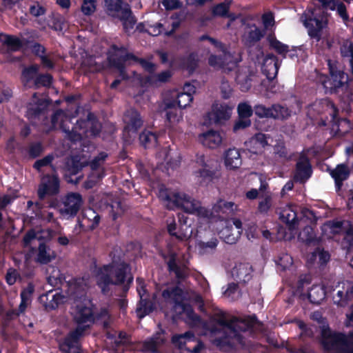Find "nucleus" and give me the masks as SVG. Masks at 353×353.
<instances>
[{
    "label": "nucleus",
    "instance_id": "1",
    "mask_svg": "<svg viewBox=\"0 0 353 353\" xmlns=\"http://www.w3.org/2000/svg\"><path fill=\"white\" fill-rule=\"evenodd\" d=\"M257 318L255 315L241 319L232 316L228 320L225 314L221 312L215 314L212 323L206 326L211 334H216L223 331V336L218 339L220 345L232 346L234 343L242 344L243 336L241 332L252 329L256 323Z\"/></svg>",
    "mask_w": 353,
    "mask_h": 353
},
{
    "label": "nucleus",
    "instance_id": "2",
    "mask_svg": "<svg viewBox=\"0 0 353 353\" xmlns=\"http://www.w3.org/2000/svg\"><path fill=\"white\" fill-rule=\"evenodd\" d=\"M103 272L99 273L97 285L101 290V293L107 295L110 292V285H121L122 292L121 297H125L134 277L130 272V265L125 262H121L116 266L111 264L104 265L102 268Z\"/></svg>",
    "mask_w": 353,
    "mask_h": 353
},
{
    "label": "nucleus",
    "instance_id": "3",
    "mask_svg": "<svg viewBox=\"0 0 353 353\" xmlns=\"http://www.w3.org/2000/svg\"><path fill=\"white\" fill-rule=\"evenodd\" d=\"M74 320L77 324V327L59 342V350L63 353H81L79 340L84 335L85 330L90 327V325L84 324L94 322L92 308L82 304L77 305Z\"/></svg>",
    "mask_w": 353,
    "mask_h": 353
},
{
    "label": "nucleus",
    "instance_id": "4",
    "mask_svg": "<svg viewBox=\"0 0 353 353\" xmlns=\"http://www.w3.org/2000/svg\"><path fill=\"white\" fill-rule=\"evenodd\" d=\"M60 192V180L55 174L46 175L39 183L37 194L38 201L35 205L39 209L53 208L57 209L61 205L59 198Z\"/></svg>",
    "mask_w": 353,
    "mask_h": 353
},
{
    "label": "nucleus",
    "instance_id": "5",
    "mask_svg": "<svg viewBox=\"0 0 353 353\" xmlns=\"http://www.w3.org/2000/svg\"><path fill=\"white\" fill-rule=\"evenodd\" d=\"M162 297L165 301H172L174 308L180 309V313H185L188 320L194 325H199L202 323L201 317L196 314L192 306L183 301V290L179 286L167 288L161 292Z\"/></svg>",
    "mask_w": 353,
    "mask_h": 353
},
{
    "label": "nucleus",
    "instance_id": "6",
    "mask_svg": "<svg viewBox=\"0 0 353 353\" xmlns=\"http://www.w3.org/2000/svg\"><path fill=\"white\" fill-rule=\"evenodd\" d=\"M320 343L325 352L347 353L352 345L349 340V333L332 332L329 326L323 327L321 331Z\"/></svg>",
    "mask_w": 353,
    "mask_h": 353
},
{
    "label": "nucleus",
    "instance_id": "7",
    "mask_svg": "<svg viewBox=\"0 0 353 353\" xmlns=\"http://www.w3.org/2000/svg\"><path fill=\"white\" fill-rule=\"evenodd\" d=\"M60 119V128L67 134L68 138L72 141L81 140V132H80V119H77L74 123L72 118L65 116L63 110H57L52 116L51 121L56 124Z\"/></svg>",
    "mask_w": 353,
    "mask_h": 353
},
{
    "label": "nucleus",
    "instance_id": "8",
    "mask_svg": "<svg viewBox=\"0 0 353 353\" xmlns=\"http://www.w3.org/2000/svg\"><path fill=\"white\" fill-rule=\"evenodd\" d=\"M327 65L330 78L323 83V85L326 89H329L330 92H336L339 88L347 82L348 77L343 70H338L331 60H328Z\"/></svg>",
    "mask_w": 353,
    "mask_h": 353
},
{
    "label": "nucleus",
    "instance_id": "9",
    "mask_svg": "<svg viewBox=\"0 0 353 353\" xmlns=\"http://www.w3.org/2000/svg\"><path fill=\"white\" fill-rule=\"evenodd\" d=\"M83 203L82 196L79 192H68L63 199L64 208L60 210L61 214L68 219L77 216Z\"/></svg>",
    "mask_w": 353,
    "mask_h": 353
},
{
    "label": "nucleus",
    "instance_id": "10",
    "mask_svg": "<svg viewBox=\"0 0 353 353\" xmlns=\"http://www.w3.org/2000/svg\"><path fill=\"white\" fill-rule=\"evenodd\" d=\"M312 174V167L309 157L301 152L295 165L293 179L299 183H305Z\"/></svg>",
    "mask_w": 353,
    "mask_h": 353
},
{
    "label": "nucleus",
    "instance_id": "11",
    "mask_svg": "<svg viewBox=\"0 0 353 353\" xmlns=\"http://www.w3.org/2000/svg\"><path fill=\"white\" fill-rule=\"evenodd\" d=\"M123 120L125 123L124 133H132L134 137L143 125V119L140 112L134 108L127 110Z\"/></svg>",
    "mask_w": 353,
    "mask_h": 353
},
{
    "label": "nucleus",
    "instance_id": "12",
    "mask_svg": "<svg viewBox=\"0 0 353 353\" xmlns=\"http://www.w3.org/2000/svg\"><path fill=\"white\" fill-rule=\"evenodd\" d=\"M158 196L160 200L165 202L168 208H181L187 194L179 192H174L162 185L159 189Z\"/></svg>",
    "mask_w": 353,
    "mask_h": 353
},
{
    "label": "nucleus",
    "instance_id": "13",
    "mask_svg": "<svg viewBox=\"0 0 353 353\" xmlns=\"http://www.w3.org/2000/svg\"><path fill=\"white\" fill-rule=\"evenodd\" d=\"M80 132L81 139L83 136H97L101 130V124L97 116L92 112H89L85 119H80Z\"/></svg>",
    "mask_w": 353,
    "mask_h": 353
},
{
    "label": "nucleus",
    "instance_id": "14",
    "mask_svg": "<svg viewBox=\"0 0 353 353\" xmlns=\"http://www.w3.org/2000/svg\"><path fill=\"white\" fill-rule=\"evenodd\" d=\"M185 212L194 214L199 217L210 219L214 217L213 208L211 210L205 207H202L200 201L192 199L189 195H187L183 205L181 208Z\"/></svg>",
    "mask_w": 353,
    "mask_h": 353
},
{
    "label": "nucleus",
    "instance_id": "15",
    "mask_svg": "<svg viewBox=\"0 0 353 353\" xmlns=\"http://www.w3.org/2000/svg\"><path fill=\"white\" fill-rule=\"evenodd\" d=\"M127 56L128 52L121 55L116 53H110L108 56V61L110 66L118 70L119 77L121 81L130 79L126 71L125 63L132 60L127 58Z\"/></svg>",
    "mask_w": 353,
    "mask_h": 353
},
{
    "label": "nucleus",
    "instance_id": "16",
    "mask_svg": "<svg viewBox=\"0 0 353 353\" xmlns=\"http://www.w3.org/2000/svg\"><path fill=\"white\" fill-rule=\"evenodd\" d=\"M327 170L334 181L335 190L339 194L342 190L343 182L347 180L350 176L349 167L345 163H340L336 165L335 168H329Z\"/></svg>",
    "mask_w": 353,
    "mask_h": 353
},
{
    "label": "nucleus",
    "instance_id": "17",
    "mask_svg": "<svg viewBox=\"0 0 353 353\" xmlns=\"http://www.w3.org/2000/svg\"><path fill=\"white\" fill-rule=\"evenodd\" d=\"M253 272V268L249 263H239L233 268L232 275L238 283L245 284L252 279Z\"/></svg>",
    "mask_w": 353,
    "mask_h": 353
},
{
    "label": "nucleus",
    "instance_id": "18",
    "mask_svg": "<svg viewBox=\"0 0 353 353\" xmlns=\"http://www.w3.org/2000/svg\"><path fill=\"white\" fill-rule=\"evenodd\" d=\"M280 221L285 224L289 230L293 231L298 228L299 219L295 206L286 205L279 213Z\"/></svg>",
    "mask_w": 353,
    "mask_h": 353
},
{
    "label": "nucleus",
    "instance_id": "19",
    "mask_svg": "<svg viewBox=\"0 0 353 353\" xmlns=\"http://www.w3.org/2000/svg\"><path fill=\"white\" fill-rule=\"evenodd\" d=\"M162 335L163 332H157L150 338L143 341L141 351L143 353H160L159 348L165 342Z\"/></svg>",
    "mask_w": 353,
    "mask_h": 353
},
{
    "label": "nucleus",
    "instance_id": "20",
    "mask_svg": "<svg viewBox=\"0 0 353 353\" xmlns=\"http://www.w3.org/2000/svg\"><path fill=\"white\" fill-rule=\"evenodd\" d=\"M83 167V165L77 157H72L71 161L67 162L65 165V180L68 183L77 184L81 179L82 176H77L75 179H73L72 176H75L79 173L81 171Z\"/></svg>",
    "mask_w": 353,
    "mask_h": 353
},
{
    "label": "nucleus",
    "instance_id": "21",
    "mask_svg": "<svg viewBox=\"0 0 353 353\" xmlns=\"http://www.w3.org/2000/svg\"><path fill=\"white\" fill-rule=\"evenodd\" d=\"M255 76V72L250 68L237 71L235 80L242 92H248L251 88Z\"/></svg>",
    "mask_w": 353,
    "mask_h": 353
},
{
    "label": "nucleus",
    "instance_id": "22",
    "mask_svg": "<svg viewBox=\"0 0 353 353\" xmlns=\"http://www.w3.org/2000/svg\"><path fill=\"white\" fill-rule=\"evenodd\" d=\"M277 62V57L272 53H268L264 58L262 70L270 81H272L277 75L279 70Z\"/></svg>",
    "mask_w": 353,
    "mask_h": 353
},
{
    "label": "nucleus",
    "instance_id": "23",
    "mask_svg": "<svg viewBox=\"0 0 353 353\" xmlns=\"http://www.w3.org/2000/svg\"><path fill=\"white\" fill-rule=\"evenodd\" d=\"M161 256L164 259L168 258L166 264L168 266V270L170 272H174L177 279H184L185 275L182 271L181 267L177 264V253L172 250H169L167 254H162Z\"/></svg>",
    "mask_w": 353,
    "mask_h": 353
},
{
    "label": "nucleus",
    "instance_id": "24",
    "mask_svg": "<svg viewBox=\"0 0 353 353\" xmlns=\"http://www.w3.org/2000/svg\"><path fill=\"white\" fill-rule=\"evenodd\" d=\"M64 296L61 293L52 294V291H49L46 294L41 295L39 298L40 303L48 311L57 309L59 304L63 302Z\"/></svg>",
    "mask_w": 353,
    "mask_h": 353
},
{
    "label": "nucleus",
    "instance_id": "25",
    "mask_svg": "<svg viewBox=\"0 0 353 353\" xmlns=\"http://www.w3.org/2000/svg\"><path fill=\"white\" fill-rule=\"evenodd\" d=\"M234 203L223 199L219 200L213 206L214 217L219 219H226L229 214H232L234 210Z\"/></svg>",
    "mask_w": 353,
    "mask_h": 353
},
{
    "label": "nucleus",
    "instance_id": "26",
    "mask_svg": "<svg viewBox=\"0 0 353 353\" xmlns=\"http://www.w3.org/2000/svg\"><path fill=\"white\" fill-rule=\"evenodd\" d=\"M199 141L203 146L214 149L221 143L222 137L219 132L211 130L201 134Z\"/></svg>",
    "mask_w": 353,
    "mask_h": 353
},
{
    "label": "nucleus",
    "instance_id": "27",
    "mask_svg": "<svg viewBox=\"0 0 353 353\" xmlns=\"http://www.w3.org/2000/svg\"><path fill=\"white\" fill-rule=\"evenodd\" d=\"M105 6L109 15L114 17H119L123 14V10L130 8L129 4L123 0H104Z\"/></svg>",
    "mask_w": 353,
    "mask_h": 353
},
{
    "label": "nucleus",
    "instance_id": "28",
    "mask_svg": "<svg viewBox=\"0 0 353 353\" xmlns=\"http://www.w3.org/2000/svg\"><path fill=\"white\" fill-rule=\"evenodd\" d=\"M179 60L180 67L188 71L190 74H192L199 66V60L195 52H192L187 56L180 57Z\"/></svg>",
    "mask_w": 353,
    "mask_h": 353
},
{
    "label": "nucleus",
    "instance_id": "29",
    "mask_svg": "<svg viewBox=\"0 0 353 353\" xmlns=\"http://www.w3.org/2000/svg\"><path fill=\"white\" fill-rule=\"evenodd\" d=\"M253 26L254 27V30H250L245 34L242 38L244 45L247 47L254 46V44L263 38L265 34V30H261L255 25Z\"/></svg>",
    "mask_w": 353,
    "mask_h": 353
},
{
    "label": "nucleus",
    "instance_id": "30",
    "mask_svg": "<svg viewBox=\"0 0 353 353\" xmlns=\"http://www.w3.org/2000/svg\"><path fill=\"white\" fill-rule=\"evenodd\" d=\"M55 258L54 252L44 242H41L38 247V252L35 261L40 264H48Z\"/></svg>",
    "mask_w": 353,
    "mask_h": 353
},
{
    "label": "nucleus",
    "instance_id": "31",
    "mask_svg": "<svg viewBox=\"0 0 353 353\" xmlns=\"http://www.w3.org/2000/svg\"><path fill=\"white\" fill-rule=\"evenodd\" d=\"M34 292V286L30 283L21 290L20 294L21 303L19 305L18 312L17 313L18 316L26 311L28 304L31 301V296Z\"/></svg>",
    "mask_w": 353,
    "mask_h": 353
},
{
    "label": "nucleus",
    "instance_id": "32",
    "mask_svg": "<svg viewBox=\"0 0 353 353\" xmlns=\"http://www.w3.org/2000/svg\"><path fill=\"white\" fill-rule=\"evenodd\" d=\"M298 239L300 241L307 245H316L319 243V240L316 236L314 228L310 225H306L300 231Z\"/></svg>",
    "mask_w": 353,
    "mask_h": 353
},
{
    "label": "nucleus",
    "instance_id": "33",
    "mask_svg": "<svg viewBox=\"0 0 353 353\" xmlns=\"http://www.w3.org/2000/svg\"><path fill=\"white\" fill-rule=\"evenodd\" d=\"M196 341V336L191 331H187L183 334H174L172 336L171 341L172 344L178 347L181 350H185L188 347H186V343L188 342H194Z\"/></svg>",
    "mask_w": 353,
    "mask_h": 353
},
{
    "label": "nucleus",
    "instance_id": "34",
    "mask_svg": "<svg viewBox=\"0 0 353 353\" xmlns=\"http://www.w3.org/2000/svg\"><path fill=\"white\" fill-rule=\"evenodd\" d=\"M225 164L230 169L238 168L241 164L239 151L235 148H229L225 153Z\"/></svg>",
    "mask_w": 353,
    "mask_h": 353
},
{
    "label": "nucleus",
    "instance_id": "35",
    "mask_svg": "<svg viewBox=\"0 0 353 353\" xmlns=\"http://www.w3.org/2000/svg\"><path fill=\"white\" fill-rule=\"evenodd\" d=\"M270 119L286 120L291 116V110L286 106L279 103H274L270 106Z\"/></svg>",
    "mask_w": 353,
    "mask_h": 353
},
{
    "label": "nucleus",
    "instance_id": "36",
    "mask_svg": "<svg viewBox=\"0 0 353 353\" xmlns=\"http://www.w3.org/2000/svg\"><path fill=\"white\" fill-rule=\"evenodd\" d=\"M336 297L337 300L334 303L342 306L343 304L353 297V285L351 283H344L342 290H339L336 292Z\"/></svg>",
    "mask_w": 353,
    "mask_h": 353
},
{
    "label": "nucleus",
    "instance_id": "37",
    "mask_svg": "<svg viewBox=\"0 0 353 353\" xmlns=\"http://www.w3.org/2000/svg\"><path fill=\"white\" fill-rule=\"evenodd\" d=\"M119 19L122 21L123 30L126 33H130L137 22V19L132 15L130 8H125L123 10V14H121Z\"/></svg>",
    "mask_w": 353,
    "mask_h": 353
},
{
    "label": "nucleus",
    "instance_id": "38",
    "mask_svg": "<svg viewBox=\"0 0 353 353\" xmlns=\"http://www.w3.org/2000/svg\"><path fill=\"white\" fill-rule=\"evenodd\" d=\"M0 41H2L13 52L19 50L23 46L22 41L19 38L1 32L0 33Z\"/></svg>",
    "mask_w": 353,
    "mask_h": 353
},
{
    "label": "nucleus",
    "instance_id": "39",
    "mask_svg": "<svg viewBox=\"0 0 353 353\" xmlns=\"http://www.w3.org/2000/svg\"><path fill=\"white\" fill-rule=\"evenodd\" d=\"M348 223L351 224V223L347 221L333 219L327 221L325 224V227L329 228L332 234H339L341 233H345V230L348 227Z\"/></svg>",
    "mask_w": 353,
    "mask_h": 353
},
{
    "label": "nucleus",
    "instance_id": "40",
    "mask_svg": "<svg viewBox=\"0 0 353 353\" xmlns=\"http://www.w3.org/2000/svg\"><path fill=\"white\" fill-rule=\"evenodd\" d=\"M139 139L141 145L147 148L157 145L158 136L154 132L145 130L139 134Z\"/></svg>",
    "mask_w": 353,
    "mask_h": 353
},
{
    "label": "nucleus",
    "instance_id": "41",
    "mask_svg": "<svg viewBox=\"0 0 353 353\" xmlns=\"http://www.w3.org/2000/svg\"><path fill=\"white\" fill-rule=\"evenodd\" d=\"M137 291L141 296V299L137 305V312L138 316L141 319L153 311V305L149 299L142 298V295L139 290H137Z\"/></svg>",
    "mask_w": 353,
    "mask_h": 353
},
{
    "label": "nucleus",
    "instance_id": "42",
    "mask_svg": "<svg viewBox=\"0 0 353 353\" xmlns=\"http://www.w3.org/2000/svg\"><path fill=\"white\" fill-rule=\"evenodd\" d=\"M215 174V171L209 168V166L206 164L204 165L203 168L195 172L196 176L200 179L199 183L201 185H207L211 182L214 178Z\"/></svg>",
    "mask_w": 353,
    "mask_h": 353
},
{
    "label": "nucleus",
    "instance_id": "43",
    "mask_svg": "<svg viewBox=\"0 0 353 353\" xmlns=\"http://www.w3.org/2000/svg\"><path fill=\"white\" fill-rule=\"evenodd\" d=\"M70 296L74 301L81 299L86 296L85 285L82 281H75L70 285Z\"/></svg>",
    "mask_w": 353,
    "mask_h": 353
},
{
    "label": "nucleus",
    "instance_id": "44",
    "mask_svg": "<svg viewBox=\"0 0 353 353\" xmlns=\"http://www.w3.org/2000/svg\"><path fill=\"white\" fill-rule=\"evenodd\" d=\"M230 2H221L214 6L212 8V15L214 17L230 18Z\"/></svg>",
    "mask_w": 353,
    "mask_h": 353
},
{
    "label": "nucleus",
    "instance_id": "45",
    "mask_svg": "<svg viewBox=\"0 0 353 353\" xmlns=\"http://www.w3.org/2000/svg\"><path fill=\"white\" fill-rule=\"evenodd\" d=\"M26 151L29 159H34L41 155L44 151V147L41 142L34 141L28 145Z\"/></svg>",
    "mask_w": 353,
    "mask_h": 353
},
{
    "label": "nucleus",
    "instance_id": "46",
    "mask_svg": "<svg viewBox=\"0 0 353 353\" xmlns=\"http://www.w3.org/2000/svg\"><path fill=\"white\" fill-rule=\"evenodd\" d=\"M105 174L103 170L92 171L88 176L87 180L84 182V188L85 189H91L94 188L102 179Z\"/></svg>",
    "mask_w": 353,
    "mask_h": 353
},
{
    "label": "nucleus",
    "instance_id": "47",
    "mask_svg": "<svg viewBox=\"0 0 353 353\" xmlns=\"http://www.w3.org/2000/svg\"><path fill=\"white\" fill-rule=\"evenodd\" d=\"M268 40L271 48L274 49L279 54L282 55L284 58L286 57V54L289 51V46L283 43L275 37L269 36Z\"/></svg>",
    "mask_w": 353,
    "mask_h": 353
},
{
    "label": "nucleus",
    "instance_id": "48",
    "mask_svg": "<svg viewBox=\"0 0 353 353\" xmlns=\"http://www.w3.org/2000/svg\"><path fill=\"white\" fill-rule=\"evenodd\" d=\"M127 58L131 59L134 62L139 63L142 68L150 74H153L154 72L156 69V65L154 63L148 61L143 58H139L132 52H128Z\"/></svg>",
    "mask_w": 353,
    "mask_h": 353
},
{
    "label": "nucleus",
    "instance_id": "49",
    "mask_svg": "<svg viewBox=\"0 0 353 353\" xmlns=\"http://www.w3.org/2000/svg\"><path fill=\"white\" fill-rule=\"evenodd\" d=\"M172 73L170 70H166L151 77H148L146 80L150 83H166L172 77Z\"/></svg>",
    "mask_w": 353,
    "mask_h": 353
},
{
    "label": "nucleus",
    "instance_id": "50",
    "mask_svg": "<svg viewBox=\"0 0 353 353\" xmlns=\"http://www.w3.org/2000/svg\"><path fill=\"white\" fill-rule=\"evenodd\" d=\"M213 112L216 121L228 120L230 117V110L226 105L213 106Z\"/></svg>",
    "mask_w": 353,
    "mask_h": 353
},
{
    "label": "nucleus",
    "instance_id": "51",
    "mask_svg": "<svg viewBox=\"0 0 353 353\" xmlns=\"http://www.w3.org/2000/svg\"><path fill=\"white\" fill-rule=\"evenodd\" d=\"M325 297L324 290L321 288L314 287L312 288L308 293V299L312 303L319 304Z\"/></svg>",
    "mask_w": 353,
    "mask_h": 353
},
{
    "label": "nucleus",
    "instance_id": "52",
    "mask_svg": "<svg viewBox=\"0 0 353 353\" xmlns=\"http://www.w3.org/2000/svg\"><path fill=\"white\" fill-rule=\"evenodd\" d=\"M237 113L239 118L250 119L254 113V110L247 102H242L238 104Z\"/></svg>",
    "mask_w": 353,
    "mask_h": 353
},
{
    "label": "nucleus",
    "instance_id": "53",
    "mask_svg": "<svg viewBox=\"0 0 353 353\" xmlns=\"http://www.w3.org/2000/svg\"><path fill=\"white\" fill-rule=\"evenodd\" d=\"M192 100L193 97L190 92H179L177 94L176 103L177 106L180 109L185 108L190 104Z\"/></svg>",
    "mask_w": 353,
    "mask_h": 353
},
{
    "label": "nucleus",
    "instance_id": "54",
    "mask_svg": "<svg viewBox=\"0 0 353 353\" xmlns=\"http://www.w3.org/2000/svg\"><path fill=\"white\" fill-rule=\"evenodd\" d=\"M225 55L211 54L208 58V64L213 68L223 69L225 66Z\"/></svg>",
    "mask_w": 353,
    "mask_h": 353
},
{
    "label": "nucleus",
    "instance_id": "55",
    "mask_svg": "<svg viewBox=\"0 0 353 353\" xmlns=\"http://www.w3.org/2000/svg\"><path fill=\"white\" fill-rule=\"evenodd\" d=\"M52 82V76L50 74H38L34 80V83L37 88L41 86L49 87Z\"/></svg>",
    "mask_w": 353,
    "mask_h": 353
},
{
    "label": "nucleus",
    "instance_id": "56",
    "mask_svg": "<svg viewBox=\"0 0 353 353\" xmlns=\"http://www.w3.org/2000/svg\"><path fill=\"white\" fill-rule=\"evenodd\" d=\"M225 296L234 301L239 297V285L235 283H228L226 290L224 291Z\"/></svg>",
    "mask_w": 353,
    "mask_h": 353
},
{
    "label": "nucleus",
    "instance_id": "57",
    "mask_svg": "<svg viewBox=\"0 0 353 353\" xmlns=\"http://www.w3.org/2000/svg\"><path fill=\"white\" fill-rule=\"evenodd\" d=\"M97 8V0H83L81 5V12L85 15H91Z\"/></svg>",
    "mask_w": 353,
    "mask_h": 353
},
{
    "label": "nucleus",
    "instance_id": "58",
    "mask_svg": "<svg viewBox=\"0 0 353 353\" xmlns=\"http://www.w3.org/2000/svg\"><path fill=\"white\" fill-rule=\"evenodd\" d=\"M54 158L52 154H48L43 158L37 160L32 167L37 171H40L42 168L50 165L54 160Z\"/></svg>",
    "mask_w": 353,
    "mask_h": 353
},
{
    "label": "nucleus",
    "instance_id": "59",
    "mask_svg": "<svg viewBox=\"0 0 353 353\" xmlns=\"http://www.w3.org/2000/svg\"><path fill=\"white\" fill-rule=\"evenodd\" d=\"M167 230L168 234L172 236H174L176 239L179 241H183L187 239V235L181 233V232H177L176 230V223L174 220H172V221L170 223H168L167 225Z\"/></svg>",
    "mask_w": 353,
    "mask_h": 353
},
{
    "label": "nucleus",
    "instance_id": "60",
    "mask_svg": "<svg viewBox=\"0 0 353 353\" xmlns=\"http://www.w3.org/2000/svg\"><path fill=\"white\" fill-rule=\"evenodd\" d=\"M50 28L55 31H62L64 28V19L61 15H54L50 21Z\"/></svg>",
    "mask_w": 353,
    "mask_h": 353
},
{
    "label": "nucleus",
    "instance_id": "61",
    "mask_svg": "<svg viewBox=\"0 0 353 353\" xmlns=\"http://www.w3.org/2000/svg\"><path fill=\"white\" fill-rule=\"evenodd\" d=\"M254 114L259 118H270V107H265L263 104L256 105L253 108Z\"/></svg>",
    "mask_w": 353,
    "mask_h": 353
},
{
    "label": "nucleus",
    "instance_id": "62",
    "mask_svg": "<svg viewBox=\"0 0 353 353\" xmlns=\"http://www.w3.org/2000/svg\"><path fill=\"white\" fill-rule=\"evenodd\" d=\"M222 97L225 99H230L232 94L233 89L229 81L225 79L221 81L220 86Z\"/></svg>",
    "mask_w": 353,
    "mask_h": 353
},
{
    "label": "nucleus",
    "instance_id": "63",
    "mask_svg": "<svg viewBox=\"0 0 353 353\" xmlns=\"http://www.w3.org/2000/svg\"><path fill=\"white\" fill-rule=\"evenodd\" d=\"M27 43L35 56L40 58V56L46 54V48L39 43L28 41Z\"/></svg>",
    "mask_w": 353,
    "mask_h": 353
},
{
    "label": "nucleus",
    "instance_id": "64",
    "mask_svg": "<svg viewBox=\"0 0 353 353\" xmlns=\"http://www.w3.org/2000/svg\"><path fill=\"white\" fill-rule=\"evenodd\" d=\"M327 106L330 108V112L329 114L331 117V121L335 125H339L340 119L339 117V110L338 108L331 101H327Z\"/></svg>",
    "mask_w": 353,
    "mask_h": 353
}]
</instances>
